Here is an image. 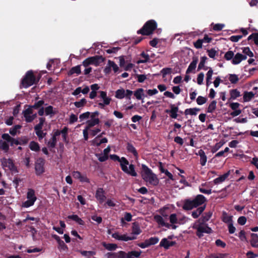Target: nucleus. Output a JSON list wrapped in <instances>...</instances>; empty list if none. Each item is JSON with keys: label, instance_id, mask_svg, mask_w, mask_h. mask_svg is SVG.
<instances>
[{"label": "nucleus", "instance_id": "f257e3e1", "mask_svg": "<svg viewBox=\"0 0 258 258\" xmlns=\"http://www.w3.org/2000/svg\"><path fill=\"white\" fill-rule=\"evenodd\" d=\"M110 158L114 161L120 162L121 170L125 173L134 177L137 176V173L135 171V167L133 164H129L128 161L124 157L119 158L115 154L110 155Z\"/></svg>", "mask_w": 258, "mask_h": 258}, {"label": "nucleus", "instance_id": "f03ea898", "mask_svg": "<svg viewBox=\"0 0 258 258\" xmlns=\"http://www.w3.org/2000/svg\"><path fill=\"white\" fill-rule=\"evenodd\" d=\"M157 28V23L154 20L147 21L142 28L137 31L138 34L149 36L153 34L154 31Z\"/></svg>", "mask_w": 258, "mask_h": 258}, {"label": "nucleus", "instance_id": "7ed1b4c3", "mask_svg": "<svg viewBox=\"0 0 258 258\" xmlns=\"http://www.w3.org/2000/svg\"><path fill=\"white\" fill-rule=\"evenodd\" d=\"M142 168L144 172L142 175L143 179L151 184L157 185L159 183V180L151 169L145 164H142Z\"/></svg>", "mask_w": 258, "mask_h": 258}, {"label": "nucleus", "instance_id": "20e7f679", "mask_svg": "<svg viewBox=\"0 0 258 258\" xmlns=\"http://www.w3.org/2000/svg\"><path fill=\"white\" fill-rule=\"evenodd\" d=\"M36 76L34 75L33 71H28L26 72L25 76L21 81V84L23 87L27 88L33 85H35Z\"/></svg>", "mask_w": 258, "mask_h": 258}, {"label": "nucleus", "instance_id": "39448f33", "mask_svg": "<svg viewBox=\"0 0 258 258\" xmlns=\"http://www.w3.org/2000/svg\"><path fill=\"white\" fill-rule=\"evenodd\" d=\"M192 228L197 230L196 235L200 238L203 236V233L210 234L212 232V229L207 224L204 225V224H201V223L197 224L196 223L193 225Z\"/></svg>", "mask_w": 258, "mask_h": 258}, {"label": "nucleus", "instance_id": "423d86ee", "mask_svg": "<svg viewBox=\"0 0 258 258\" xmlns=\"http://www.w3.org/2000/svg\"><path fill=\"white\" fill-rule=\"evenodd\" d=\"M105 58L101 55H95L91 56L85 59L82 62V64L85 67H87L90 64H93L95 66H98L101 62H103Z\"/></svg>", "mask_w": 258, "mask_h": 258}, {"label": "nucleus", "instance_id": "0eeeda50", "mask_svg": "<svg viewBox=\"0 0 258 258\" xmlns=\"http://www.w3.org/2000/svg\"><path fill=\"white\" fill-rule=\"evenodd\" d=\"M27 200L23 203V206L28 208L33 206L37 200L35 194V190L32 188H29L27 193Z\"/></svg>", "mask_w": 258, "mask_h": 258}, {"label": "nucleus", "instance_id": "6e6552de", "mask_svg": "<svg viewBox=\"0 0 258 258\" xmlns=\"http://www.w3.org/2000/svg\"><path fill=\"white\" fill-rule=\"evenodd\" d=\"M44 160L41 158H38L35 165V170L37 175H40L44 172Z\"/></svg>", "mask_w": 258, "mask_h": 258}, {"label": "nucleus", "instance_id": "1a4fd4ad", "mask_svg": "<svg viewBox=\"0 0 258 258\" xmlns=\"http://www.w3.org/2000/svg\"><path fill=\"white\" fill-rule=\"evenodd\" d=\"M2 138L7 142L10 143L11 146H13L14 145H18L20 144L18 138L15 139L12 138L8 134H3L2 136Z\"/></svg>", "mask_w": 258, "mask_h": 258}, {"label": "nucleus", "instance_id": "9d476101", "mask_svg": "<svg viewBox=\"0 0 258 258\" xmlns=\"http://www.w3.org/2000/svg\"><path fill=\"white\" fill-rule=\"evenodd\" d=\"M2 165L4 166L8 167L12 171H17L16 167L15 166L12 159L9 158H3L2 161Z\"/></svg>", "mask_w": 258, "mask_h": 258}, {"label": "nucleus", "instance_id": "9b49d317", "mask_svg": "<svg viewBox=\"0 0 258 258\" xmlns=\"http://www.w3.org/2000/svg\"><path fill=\"white\" fill-rule=\"evenodd\" d=\"M170 109L165 110V112L169 113L171 118L176 119L178 116L177 112L179 111V108L174 104L169 105Z\"/></svg>", "mask_w": 258, "mask_h": 258}, {"label": "nucleus", "instance_id": "f8f14e48", "mask_svg": "<svg viewBox=\"0 0 258 258\" xmlns=\"http://www.w3.org/2000/svg\"><path fill=\"white\" fill-rule=\"evenodd\" d=\"M95 198L99 201L100 204L103 203L106 198L105 196V191L102 188H98L95 194Z\"/></svg>", "mask_w": 258, "mask_h": 258}, {"label": "nucleus", "instance_id": "ddd939ff", "mask_svg": "<svg viewBox=\"0 0 258 258\" xmlns=\"http://www.w3.org/2000/svg\"><path fill=\"white\" fill-rule=\"evenodd\" d=\"M192 200L196 208L202 206L207 201L206 198L202 195H198Z\"/></svg>", "mask_w": 258, "mask_h": 258}, {"label": "nucleus", "instance_id": "4468645a", "mask_svg": "<svg viewBox=\"0 0 258 258\" xmlns=\"http://www.w3.org/2000/svg\"><path fill=\"white\" fill-rule=\"evenodd\" d=\"M52 237L54 238L58 244V248L62 250L66 251L68 250V246L65 244L64 241L60 238L59 236L56 234L52 235Z\"/></svg>", "mask_w": 258, "mask_h": 258}, {"label": "nucleus", "instance_id": "2eb2a0df", "mask_svg": "<svg viewBox=\"0 0 258 258\" xmlns=\"http://www.w3.org/2000/svg\"><path fill=\"white\" fill-rule=\"evenodd\" d=\"M194 208H196L194 201L191 199H185L183 202L182 209L185 211L191 210Z\"/></svg>", "mask_w": 258, "mask_h": 258}, {"label": "nucleus", "instance_id": "dca6fc26", "mask_svg": "<svg viewBox=\"0 0 258 258\" xmlns=\"http://www.w3.org/2000/svg\"><path fill=\"white\" fill-rule=\"evenodd\" d=\"M125 251H119L117 252H109L105 254V256L106 258H124Z\"/></svg>", "mask_w": 258, "mask_h": 258}, {"label": "nucleus", "instance_id": "f3484780", "mask_svg": "<svg viewBox=\"0 0 258 258\" xmlns=\"http://www.w3.org/2000/svg\"><path fill=\"white\" fill-rule=\"evenodd\" d=\"M247 58V56L245 55H243L240 53H237L233 57L232 63L233 64H237L239 63L242 60H245Z\"/></svg>", "mask_w": 258, "mask_h": 258}, {"label": "nucleus", "instance_id": "a211bd4d", "mask_svg": "<svg viewBox=\"0 0 258 258\" xmlns=\"http://www.w3.org/2000/svg\"><path fill=\"white\" fill-rule=\"evenodd\" d=\"M206 207V205L204 204L203 206L198 207L196 210H194L191 213V216L194 219L198 218L200 215H201L204 211Z\"/></svg>", "mask_w": 258, "mask_h": 258}, {"label": "nucleus", "instance_id": "6ab92c4d", "mask_svg": "<svg viewBox=\"0 0 258 258\" xmlns=\"http://www.w3.org/2000/svg\"><path fill=\"white\" fill-rule=\"evenodd\" d=\"M156 222L161 226H164L167 228L171 227V225L168 223L165 222L164 219L160 215H156L154 216Z\"/></svg>", "mask_w": 258, "mask_h": 258}, {"label": "nucleus", "instance_id": "aec40b11", "mask_svg": "<svg viewBox=\"0 0 258 258\" xmlns=\"http://www.w3.org/2000/svg\"><path fill=\"white\" fill-rule=\"evenodd\" d=\"M213 214L212 212L209 211L206 212L204 215L198 220V222L201 223V224H205L206 222L208 221L212 217Z\"/></svg>", "mask_w": 258, "mask_h": 258}, {"label": "nucleus", "instance_id": "412c9836", "mask_svg": "<svg viewBox=\"0 0 258 258\" xmlns=\"http://www.w3.org/2000/svg\"><path fill=\"white\" fill-rule=\"evenodd\" d=\"M142 230L140 228L139 223L137 222H135L132 223V234L134 235H139L142 233Z\"/></svg>", "mask_w": 258, "mask_h": 258}, {"label": "nucleus", "instance_id": "4be33fe9", "mask_svg": "<svg viewBox=\"0 0 258 258\" xmlns=\"http://www.w3.org/2000/svg\"><path fill=\"white\" fill-rule=\"evenodd\" d=\"M198 62V57H193L192 61L190 62L187 69L186 71V74H189L193 70H195Z\"/></svg>", "mask_w": 258, "mask_h": 258}, {"label": "nucleus", "instance_id": "5701e85b", "mask_svg": "<svg viewBox=\"0 0 258 258\" xmlns=\"http://www.w3.org/2000/svg\"><path fill=\"white\" fill-rule=\"evenodd\" d=\"M141 254V251H138L136 250H133L129 251L127 253L125 252L124 255V258H138Z\"/></svg>", "mask_w": 258, "mask_h": 258}, {"label": "nucleus", "instance_id": "b1692460", "mask_svg": "<svg viewBox=\"0 0 258 258\" xmlns=\"http://www.w3.org/2000/svg\"><path fill=\"white\" fill-rule=\"evenodd\" d=\"M197 155H199L200 157V164L201 165L205 166L207 160V156L205 152L202 149H200L199 150Z\"/></svg>", "mask_w": 258, "mask_h": 258}, {"label": "nucleus", "instance_id": "393cba45", "mask_svg": "<svg viewBox=\"0 0 258 258\" xmlns=\"http://www.w3.org/2000/svg\"><path fill=\"white\" fill-rule=\"evenodd\" d=\"M10 149L8 142L6 141L0 140V150L3 151L5 153H8Z\"/></svg>", "mask_w": 258, "mask_h": 258}, {"label": "nucleus", "instance_id": "a878e982", "mask_svg": "<svg viewBox=\"0 0 258 258\" xmlns=\"http://www.w3.org/2000/svg\"><path fill=\"white\" fill-rule=\"evenodd\" d=\"M229 174L230 171H228L227 173L224 174L223 175L215 178L214 180V183L217 184L223 182L229 176Z\"/></svg>", "mask_w": 258, "mask_h": 258}, {"label": "nucleus", "instance_id": "bb28decb", "mask_svg": "<svg viewBox=\"0 0 258 258\" xmlns=\"http://www.w3.org/2000/svg\"><path fill=\"white\" fill-rule=\"evenodd\" d=\"M144 90L143 88H139L136 90L134 92V96L136 97L137 99L138 100H143V97H145L146 96L144 94Z\"/></svg>", "mask_w": 258, "mask_h": 258}, {"label": "nucleus", "instance_id": "cd10ccee", "mask_svg": "<svg viewBox=\"0 0 258 258\" xmlns=\"http://www.w3.org/2000/svg\"><path fill=\"white\" fill-rule=\"evenodd\" d=\"M102 246L107 250L109 251H113L117 248V245L115 243H107L105 242L102 243Z\"/></svg>", "mask_w": 258, "mask_h": 258}, {"label": "nucleus", "instance_id": "c85d7f7f", "mask_svg": "<svg viewBox=\"0 0 258 258\" xmlns=\"http://www.w3.org/2000/svg\"><path fill=\"white\" fill-rule=\"evenodd\" d=\"M81 73V66L78 65L75 67H72L68 72V75L71 76L74 74L80 75Z\"/></svg>", "mask_w": 258, "mask_h": 258}, {"label": "nucleus", "instance_id": "c756f323", "mask_svg": "<svg viewBox=\"0 0 258 258\" xmlns=\"http://www.w3.org/2000/svg\"><path fill=\"white\" fill-rule=\"evenodd\" d=\"M68 218L76 222L80 225H84L85 224L84 221L77 215H69Z\"/></svg>", "mask_w": 258, "mask_h": 258}, {"label": "nucleus", "instance_id": "7c9ffc66", "mask_svg": "<svg viewBox=\"0 0 258 258\" xmlns=\"http://www.w3.org/2000/svg\"><path fill=\"white\" fill-rule=\"evenodd\" d=\"M126 149L128 152L132 153L135 157H138V153L136 150V148L132 144L127 143L126 146Z\"/></svg>", "mask_w": 258, "mask_h": 258}, {"label": "nucleus", "instance_id": "2f4dec72", "mask_svg": "<svg viewBox=\"0 0 258 258\" xmlns=\"http://www.w3.org/2000/svg\"><path fill=\"white\" fill-rule=\"evenodd\" d=\"M100 97L103 100L104 104H106V105L109 104L111 98L107 96V93L106 92L102 91H100Z\"/></svg>", "mask_w": 258, "mask_h": 258}, {"label": "nucleus", "instance_id": "473e14b6", "mask_svg": "<svg viewBox=\"0 0 258 258\" xmlns=\"http://www.w3.org/2000/svg\"><path fill=\"white\" fill-rule=\"evenodd\" d=\"M100 120L99 118H95V119H91L87 121V126L86 127L87 129H89L90 128L95 126L96 124H99Z\"/></svg>", "mask_w": 258, "mask_h": 258}, {"label": "nucleus", "instance_id": "72a5a7b5", "mask_svg": "<svg viewBox=\"0 0 258 258\" xmlns=\"http://www.w3.org/2000/svg\"><path fill=\"white\" fill-rule=\"evenodd\" d=\"M200 109L199 108H187L184 111V114L185 115L190 114L191 115H196L197 114V112L200 111Z\"/></svg>", "mask_w": 258, "mask_h": 258}, {"label": "nucleus", "instance_id": "f704fd0d", "mask_svg": "<svg viewBox=\"0 0 258 258\" xmlns=\"http://www.w3.org/2000/svg\"><path fill=\"white\" fill-rule=\"evenodd\" d=\"M251 239L250 240L251 245L253 247H258V236L257 234L252 233L251 234Z\"/></svg>", "mask_w": 258, "mask_h": 258}, {"label": "nucleus", "instance_id": "c9c22d12", "mask_svg": "<svg viewBox=\"0 0 258 258\" xmlns=\"http://www.w3.org/2000/svg\"><path fill=\"white\" fill-rule=\"evenodd\" d=\"M107 65H109L111 69H112L115 74L119 72V68L118 66L113 61L111 60H108Z\"/></svg>", "mask_w": 258, "mask_h": 258}, {"label": "nucleus", "instance_id": "e433bc0d", "mask_svg": "<svg viewBox=\"0 0 258 258\" xmlns=\"http://www.w3.org/2000/svg\"><path fill=\"white\" fill-rule=\"evenodd\" d=\"M30 149L33 151L37 152L40 150V146L38 143L35 141H31L29 144Z\"/></svg>", "mask_w": 258, "mask_h": 258}, {"label": "nucleus", "instance_id": "4c0bfd02", "mask_svg": "<svg viewBox=\"0 0 258 258\" xmlns=\"http://www.w3.org/2000/svg\"><path fill=\"white\" fill-rule=\"evenodd\" d=\"M56 111L54 110L52 106L49 105L45 108V113L46 115H53L56 114Z\"/></svg>", "mask_w": 258, "mask_h": 258}, {"label": "nucleus", "instance_id": "58836bf2", "mask_svg": "<svg viewBox=\"0 0 258 258\" xmlns=\"http://www.w3.org/2000/svg\"><path fill=\"white\" fill-rule=\"evenodd\" d=\"M21 127L22 126L21 125H15V126H14L13 127L10 129L9 133L12 136H15V135H17L18 132L19 133H20V132L18 131V130L20 129Z\"/></svg>", "mask_w": 258, "mask_h": 258}, {"label": "nucleus", "instance_id": "ea45409f", "mask_svg": "<svg viewBox=\"0 0 258 258\" xmlns=\"http://www.w3.org/2000/svg\"><path fill=\"white\" fill-rule=\"evenodd\" d=\"M217 101L216 100H213L209 105L207 108V112L213 113L216 108Z\"/></svg>", "mask_w": 258, "mask_h": 258}, {"label": "nucleus", "instance_id": "a19ab883", "mask_svg": "<svg viewBox=\"0 0 258 258\" xmlns=\"http://www.w3.org/2000/svg\"><path fill=\"white\" fill-rule=\"evenodd\" d=\"M125 97V90L123 89H118L115 92V97L118 99H123Z\"/></svg>", "mask_w": 258, "mask_h": 258}, {"label": "nucleus", "instance_id": "79ce46f5", "mask_svg": "<svg viewBox=\"0 0 258 258\" xmlns=\"http://www.w3.org/2000/svg\"><path fill=\"white\" fill-rule=\"evenodd\" d=\"M254 94L252 92H245L243 95V100L245 102L250 101L253 97Z\"/></svg>", "mask_w": 258, "mask_h": 258}, {"label": "nucleus", "instance_id": "37998d69", "mask_svg": "<svg viewBox=\"0 0 258 258\" xmlns=\"http://www.w3.org/2000/svg\"><path fill=\"white\" fill-rule=\"evenodd\" d=\"M230 99H235L240 96V92L237 89H232L230 91Z\"/></svg>", "mask_w": 258, "mask_h": 258}, {"label": "nucleus", "instance_id": "c03bdc74", "mask_svg": "<svg viewBox=\"0 0 258 258\" xmlns=\"http://www.w3.org/2000/svg\"><path fill=\"white\" fill-rule=\"evenodd\" d=\"M57 143V139L54 137H52L47 143V146L51 149L55 148Z\"/></svg>", "mask_w": 258, "mask_h": 258}, {"label": "nucleus", "instance_id": "a18cd8bd", "mask_svg": "<svg viewBox=\"0 0 258 258\" xmlns=\"http://www.w3.org/2000/svg\"><path fill=\"white\" fill-rule=\"evenodd\" d=\"M45 104V102L43 100H41L36 102L33 105H31V107H33V109H38L41 107H43V105Z\"/></svg>", "mask_w": 258, "mask_h": 258}, {"label": "nucleus", "instance_id": "49530a36", "mask_svg": "<svg viewBox=\"0 0 258 258\" xmlns=\"http://www.w3.org/2000/svg\"><path fill=\"white\" fill-rule=\"evenodd\" d=\"M86 103H87V100L85 98H83L80 101H76L74 103L75 106L77 108H80V107H83L86 105Z\"/></svg>", "mask_w": 258, "mask_h": 258}, {"label": "nucleus", "instance_id": "de8ad7c7", "mask_svg": "<svg viewBox=\"0 0 258 258\" xmlns=\"http://www.w3.org/2000/svg\"><path fill=\"white\" fill-rule=\"evenodd\" d=\"M160 246L164 247L165 249H169V241L167 238H163L160 243Z\"/></svg>", "mask_w": 258, "mask_h": 258}, {"label": "nucleus", "instance_id": "09e8293b", "mask_svg": "<svg viewBox=\"0 0 258 258\" xmlns=\"http://www.w3.org/2000/svg\"><path fill=\"white\" fill-rule=\"evenodd\" d=\"M141 56L144 58V59H141V60H139L138 61V63H146L148 61H149V56L148 54L145 53V52H142L141 53Z\"/></svg>", "mask_w": 258, "mask_h": 258}, {"label": "nucleus", "instance_id": "8fccbe9b", "mask_svg": "<svg viewBox=\"0 0 258 258\" xmlns=\"http://www.w3.org/2000/svg\"><path fill=\"white\" fill-rule=\"evenodd\" d=\"M207 59L208 58L206 56H204L201 57V61L198 66V71H200L204 68L206 61Z\"/></svg>", "mask_w": 258, "mask_h": 258}, {"label": "nucleus", "instance_id": "3c124183", "mask_svg": "<svg viewBox=\"0 0 258 258\" xmlns=\"http://www.w3.org/2000/svg\"><path fill=\"white\" fill-rule=\"evenodd\" d=\"M253 39L254 43L258 45V33H252L249 35L247 38L248 40Z\"/></svg>", "mask_w": 258, "mask_h": 258}, {"label": "nucleus", "instance_id": "603ef678", "mask_svg": "<svg viewBox=\"0 0 258 258\" xmlns=\"http://www.w3.org/2000/svg\"><path fill=\"white\" fill-rule=\"evenodd\" d=\"M229 80L232 84H236L239 80L237 76L235 74H230Z\"/></svg>", "mask_w": 258, "mask_h": 258}, {"label": "nucleus", "instance_id": "864d4df0", "mask_svg": "<svg viewBox=\"0 0 258 258\" xmlns=\"http://www.w3.org/2000/svg\"><path fill=\"white\" fill-rule=\"evenodd\" d=\"M227 254L226 253H211L209 256V258H225Z\"/></svg>", "mask_w": 258, "mask_h": 258}, {"label": "nucleus", "instance_id": "5fc2aeb1", "mask_svg": "<svg viewBox=\"0 0 258 258\" xmlns=\"http://www.w3.org/2000/svg\"><path fill=\"white\" fill-rule=\"evenodd\" d=\"M172 69L170 68H165L162 69L160 73L162 74V77L164 78L167 75L171 73Z\"/></svg>", "mask_w": 258, "mask_h": 258}, {"label": "nucleus", "instance_id": "6e6d98bb", "mask_svg": "<svg viewBox=\"0 0 258 258\" xmlns=\"http://www.w3.org/2000/svg\"><path fill=\"white\" fill-rule=\"evenodd\" d=\"M147 240L149 245L151 246L157 243L159 239L157 237H152Z\"/></svg>", "mask_w": 258, "mask_h": 258}, {"label": "nucleus", "instance_id": "4d7b16f0", "mask_svg": "<svg viewBox=\"0 0 258 258\" xmlns=\"http://www.w3.org/2000/svg\"><path fill=\"white\" fill-rule=\"evenodd\" d=\"M223 221L226 223H232V217L228 216L227 215L226 213L224 212L223 213Z\"/></svg>", "mask_w": 258, "mask_h": 258}, {"label": "nucleus", "instance_id": "13d9d810", "mask_svg": "<svg viewBox=\"0 0 258 258\" xmlns=\"http://www.w3.org/2000/svg\"><path fill=\"white\" fill-rule=\"evenodd\" d=\"M207 101V99L206 97L202 96H199L197 99V103L198 105H201L205 104Z\"/></svg>", "mask_w": 258, "mask_h": 258}, {"label": "nucleus", "instance_id": "bf43d9fd", "mask_svg": "<svg viewBox=\"0 0 258 258\" xmlns=\"http://www.w3.org/2000/svg\"><path fill=\"white\" fill-rule=\"evenodd\" d=\"M207 52L210 58L214 59L215 58L216 55L217 54V51L213 48L207 50Z\"/></svg>", "mask_w": 258, "mask_h": 258}, {"label": "nucleus", "instance_id": "052dcab7", "mask_svg": "<svg viewBox=\"0 0 258 258\" xmlns=\"http://www.w3.org/2000/svg\"><path fill=\"white\" fill-rule=\"evenodd\" d=\"M119 49H120L119 47H113L106 50V52L108 54L116 53Z\"/></svg>", "mask_w": 258, "mask_h": 258}, {"label": "nucleus", "instance_id": "680f3d73", "mask_svg": "<svg viewBox=\"0 0 258 258\" xmlns=\"http://www.w3.org/2000/svg\"><path fill=\"white\" fill-rule=\"evenodd\" d=\"M233 57L234 53L231 50L227 51L224 55V58L227 60H231L232 58H233Z\"/></svg>", "mask_w": 258, "mask_h": 258}, {"label": "nucleus", "instance_id": "e2e57ef3", "mask_svg": "<svg viewBox=\"0 0 258 258\" xmlns=\"http://www.w3.org/2000/svg\"><path fill=\"white\" fill-rule=\"evenodd\" d=\"M81 253L83 256L90 257L91 256L93 255L94 254V252L93 251H86V250H83L81 251Z\"/></svg>", "mask_w": 258, "mask_h": 258}, {"label": "nucleus", "instance_id": "0e129e2a", "mask_svg": "<svg viewBox=\"0 0 258 258\" xmlns=\"http://www.w3.org/2000/svg\"><path fill=\"white\" fill-rule=\"evenodd\" d=\"M169 220H170V222L172 224L177 223V218L176 214H171L169 217Z\"/></svg>", "mask_w": 258, "mask_h": 258}, {"label": "nucleus", "instance_id": "69168bd1", "mask_svg": "<svg viewBox=\"0 0 258 258\" xmlns=\"http://www.w3.org/2000/svg\"><path fill=\"white\" fill-rule=\"evenodd\" d=\"M35 133L37 137L39 138V140H40L44 138L46 135V133H44L42 130L40 131H36Z\"/></svg>", "mask_w": 258, "mask_h": 258}, {"label": "nucleus", "instance_id": "338daca9", "mask_svg": "<svg viewBox=\"0 0 258 258\" xmlns=\"http://www.w3.org/2000/svg\"><path fill=\"white\" fill-rule=\"evenodd\" d=\"M90 115V113L88 111L80 114L79 116L80 121L88 119Z\"/></svg>", "mask_w": 258, "mask_h": 258}, {"label": "nucleus", "instance_id": "774afa93", "mask_svg": "<svg viewBox=\"0 0 258 258\" xmlns=\"http://www.w3.org/2000/svg\"><path fill=\"white\" fill-rule=\"evenodd\" d=\"M194 45L197 49H200L202 48L203 41L201 39H199L196 42H194Z\"/></svg>", "mask_w": 258, "mask_h": 258}]
</instances>
